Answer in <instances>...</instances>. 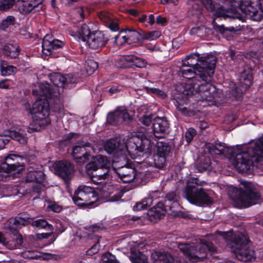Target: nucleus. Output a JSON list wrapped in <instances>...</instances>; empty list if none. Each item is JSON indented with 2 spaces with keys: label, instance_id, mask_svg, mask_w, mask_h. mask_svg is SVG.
Returning <instances> with one entry per match:
<instances>
[{
  "label": "nucleus",
  "instance_id": "1",
  "mask_svg": "<svg viewBox=\"0 0 263 263\" xmlns=\"http://www.w3.org/2000/svg\"><path fill=\"white\" fill-rule=\"evenodd\" d=\"M211 155H224L240 173H250L254 168L263 170V137L237 147H226L220 143L206 145Z\"/></svg>",
  "mask_w": 263,
  "mask_h": 263
},
{
  "label": "nucleus",
  "instance_id": "2",
  "mask_svg": "<svg viewBox=\"0 0 263 263\" xmlns=\"http://www.w3.org/2000/svg\"><path fill=\"white\" fill-rule=\"evenodd\" d=\"M216 58L213 55L199 57L198 53L187 56L182 61V64L195 68L198 74L194 79L193 86L187 85L185 90L180 92L186 96L198 93L200 98L212 101L217 96V90L211 84L214 74Z\"/></svg>",
  "mask_w": 263,
  "mask_h": 263
},
{
  "label": "nucleus",
  "instance_id": "3",
  "mask_svg": "<svg viewBox=\"0 0 263 263\" xmlns=\"http://www.w3.org/2000/svg\"><path fill=\"white\" fill-rule=\"evenodd\" d=\"M206 9L214 12L212 24L215 30L223 32L224 27L216 22V17H232L242 20L240 13L252 20L259 22L263 18V10L259 7L254 6L248 1H236L234 0H201Z\"/></svg>",
  "mask_w": 263,
  "mask_h": 263
},
{
  "label": "nucleus",
  "instance_id": "4",
  "mask_svg": "<svg viewBox=\"0 0 263 263\" xmlns=\"http://www.w3.org/2000/svg\"><path fill=\"white\" fill-rule=\"evenodd\" d=\"M141 133H136L125 139L116 138L107 141L104 145L106 152L119 157L120 160L127 161V155L132 159L149 153L154 147V144L146 138L144 133L145 129L142 128Z\"/></svg>",
  "mask_w": 263,
  "mask_h": 263
},
{
  "label": "nucleus",
  "instance_id": "5",
  "mask_svg": "<svg viewBox=\"0 0 263 263\" xmlns=\"http://www.w3.org/2000/svg\"><path fill=\"white\" fill-rule=\"evenodd\" d=\"M96 26L92 22L81 25L80 28H73L70 30V34L78 40L86 42L89 48L97 49L104 46L109 39L101 31H96Z\"/></svg>",
  "mask_w": 263,
  "mask_h": 263
},
{
  "label": "nucleus",
  "instance_id": "6",
  "mask_svg": "<svg viewBox=\"0 0 263 263\" xmlns=\"http://www.w3.org/2000/svg\"><path fill=\"white\" fill-rule=\"evenodd\" d=\"M178 247L185 257V259H182L183 263L200 262L206 257L208 252L211 255L217 252V248L214 244L204 240L189 243H181L178 245Z\"/></svg>",
  "mask_w": 263,
  "mask_h": 263
},
{
  "label": "nucleus",
  "instance_id": "7",
  "mask_svg": "<svg viewBox=\"0 0 263 263\" xmlns=\"http://www.w3.org/2000/svg\"><path fill=\"white\" fill-rule=\"evenodd\" d=\"M207 183L199 180L197 178H191L187 181L185 189V196L191 203L195 204H209L212 203V199L210 197V191L202 187Z\"/></svg>",
  "mask_w": 263,
  "mask_h": 263
},
{
  "label": "nucleus",
  "instance_id": "8",
  "mask_svg": "<svg viewBox=\"0 0 263 263\" xmlns=\"http://www.w3.org/2000/svg\"><path fill=\"white\" fill-rule=\"evenodd\" d=\"M229 195L235 206L238 208L255 204L260 199L259 193L250 186H244L243 189L231 186L229 191Z\"/></svg>",
  "mask_w": 263,
  "mask_h": 263
},
{
  "label": "nucleus",
  "instance_id": "9",
  "mask_svg": "<svg viewBox=\"0 0 263 263\" xmlns=\"http://www.w3.org/2000/svg\"><path fill=\"white\" fill-rule=\"evenodd\" d=\"M232 251L236 257L242 261H249L255 259L254 251L249 244L247 237L242 234L237 235L231 243Z\"/></svg>",
  "mask_w": 263,
  "mask_h": 263
},
{
  "label": "nucleus",
  "instance_id": "10",
  "mask_svg": "<svg viewBox=\"0 0 263 263\" xmlns=\"http://www.w3.org/2000/svg\"><path fill=\"white\" fill-rule=\"evenodd\" d=\"M49 110L48 100L41 98L37 99L29 109L34 121L41 125L48 123L47 119L49 115Z\"/></svg>",
  "mask_w": 263,
  "mask_h": 263
},
{
  "label": "nucleus",
  "instance_id": "11",
  "mask_svg": "<svg viewBox=\"0 0 263 263\" xmlns=\"http://www.w3.org/2000/svg\"><path fill=\"white\" fill-rule=\"evenodd\" d=\"M73 202L78 205H92L98 199V196L93 187L81 185L72 197Z\"/></svg>",
  "mask_w": 263,
  "mask_h": 263
},
{
  "label": "nucleus",
  "instance_id": "12",
  "mask_svg": "<svg viewBox=\"0 0 263 263\" xmlns=\"http://www.w3.org/2000/svg\"><path fill=\"white\" fill-rule=\"evenodd\" d=\"M93 151L91 144L86 141L77 142L72 149V156L77 162L85 163L91 157L90 153Z\"/></svg>",
  "mask_w": 263,
  "mask_h": 263
},
{
  "label": "nucleus",
  "instance_id": "13",
  "mask_svg": "<svg viewBox=\"0 0 263 263\" xmlns=\"http://www.w3.org/2000/svg\"><path fill=\"white\" fill-rule=\"evenodd\" d=\"M20 158V156L15 154H10L5 158V162L0 165V180H3L4 177H7L12 172L15 171L19 174L23 170V166L12 163L14 158Z\"/></svg>",
  "mask_w": 263,
  "mask_h": 263
},
{
  "label": "nucleus",
  "instance_id": "14",
  "mask_svg": "<svg viewBox=\"0 0 263 263\" xmlns=\"http://www.w3.org/2000/svg\"><path fill=\"white\" fill-rule=\"evenodd\" d=\"M54 167L55 173L66 182L70 180L74 175V166L68 161H60L55 162Z\"/></svg>",
  "mask_w": 263,
  "mask_h": 263
},
{
  "label": "nucleus",
  "instance_id": "15",
  "mask_svg": "<svg viewBox=\"0 0 263 263\" xmlns=\"http://www.w3.org/2000/svg\"><path fill=\"white\" fill-rule=\"evenodd\" d=\"M116 173L124 183L130 182L134 180L136 182H139V177L141 175L140 173L137 174L134 168L126 166L119 167L116 170Z\"/></svg>",
  "mask_w": 263,
  "mask_h": 263
},
{
  "label": "nucleus",
  "instance_id": "16",
  "mask_svg": "<svg viewBox=\"0 0 263 263\" xmlns=\"http://www.w3.org/2000/svg\"><path fill=\"white\" fill-rule=\"evenodd\" d=\"M43 0H18L20 10L23 14L35 12L43 8Z\"/></svg>",
  "mask_w": 263,
  "mask_h": 263
},
{
  "label": "nucleus",
  "instance_id": "17",
  "mask_svg": "<svg viewBox=\"0 0 263 263\" xmlns=\"http://www.w3.org/2000/svg\"><path fill=\"white\" fill-rule=\"evenodd\" d=\"M64 44V42L57 39H52L51 35L46 34L43 39V52L46 55H49L52 50L62 48Z\"/></svg>",
  "mask_w": 263,
  "mask_h": 263
},
{
  "label": "nucleus",
  "instance_id": "18",
  "mask_svg": "<svg viewBox=\"0 0 263 263\" xmlns=\"http://www.w3.org/2000/svg\"><path fill=\"white\" fill-rule=\"evenodd\" d=\"M153 132L155 137L162 138L169 132L170 124L165 117H157L153 123Z\"/></svg>",
  "mask_w": 263,
  "mask_h": 263
},
{
  "label": "nucleus",
  "instance_id": "19",
  "mask_svg": "<svg viewBox=\"0 0 263 263\" xmlns=\"http://www.w3.org/2000/svg\"><path fill=\"white\" fill-rule=\"evenodd\" d=\"M165 205L163 202H159L147 212L149 220L153 222H156L163 217L166 212Z\"/></svg>",
  "mask_w": 263,
  "mask_h": 263
},
{
  "label": "nucleus",
  "instance_id": "20",
  "mask_svg": "<svg viewBox=\"0 0 263 263\" xmlns=\"http://www.w3.org/2000/svg\"><path fill=\"white\" fill-rule=\"evenodd\" d=\"M12 240H8L4 235L0 232V243L10 250L16 249L22 246L23 237L21 235H14Z\"/></svg>",
  "mask_w": 263,
  "mask_h": 263
},
{
  "label": "nucleus",
  "instance_id": "21",
  "mask_svg": "<svg viewBox=\"0 0 263 263\" xmlns=\"http://www.w3.org/2000/svg\"><path fill=\"white\" fill-rule=\"evenodd\" d=\"M39 95L43 97L42 99H52L59 97V91H56L51 84L47 82L41 83L39 86Z\"/></svg>",
  "mask_w": 263,
  "mask_h": 263
},
{
  "label": "nucleus",
  "instance_id": "22",
  "mask_svg": "<svg viewBox=\"0 0 263 263\" xmlns=\"http://www.w3.org/2000/svg\"><path fill=\"white\" fill-rule=\"evenodd\" d=\"M139 243L134 241L129 242L128 247L130 250L129 259L133 263H147V256L138 250H134L133 247H137Z\"/></svg>",
  "mask_w": 263,
  "mask_h": 263
},
{
  "label": "nucleus",
  "instance_id": "23",
  "mask_svg": "<svg viewBox=\"0 0 263 263\" xmlns=\"http://www.w3.org/2000/svg\"><path fill=\"white\" fill-rule=\"evenodd\" d=\"M152 256L154 263H183L182 259H175L170 253L156 252Z\"/></svg>",
  "mask_w": 263,
  "mask_h": 263
},
{
  "label": "nucleus",
  "instance_id": "24",
  "mask_svg": "<svg viewBox=\"0 0 263 263\" xmlns=\"http://www.w3.org/2000/svg\"><path fill=\"white\" fill-rule=\"evenodd\" d=\"M157 157L160 160V162L158 166L161 167L165 163V157L168 155L171 151V147L167 143L161 141L157 142Z\"/></svg>",
  "mask_w": 263,
  "mask_h": 263
},
{
  "label": "nucleus",
  "instance_id": "25",
  "mask_svg": "<svg viewBox=\"0 0 263 263\" xmlns=\"http://www.w3.org/2000/svg\"><path fill=\"white\" fill-rule=\"evenodd\" d=\"M28 222V218L17 217L15 219H10L7 224L6 228L10 231L14 233V235H18L16 232V230L20 229L22 226H25Z\"/></svg>",
  "mask_w": 263,
  "mask_h": 263
},
{
  "label": "nucleus",
  "instance_id": "26",
  "mask_svg": "<svg viewBox=\"0 0 263 263\" xmlns=\"http://www.w3.org/2000/svg\"><path fill=\"white\" fill-rule=\"evenodd\" d=\"M180 72L182 74L183 77L187 79H192L191 81L187 84H185L184 86V90H185V87L187 85H191L192 86H193V83H194V79L198 74V72L197 69L195 68H193L192 67H189L188 66H186L184 65H182L180 69Z\"/></svg>",
  "mask_w": 263,
  "mask_h": 263
},
{
  "label": "nucleus",
  "instance_id": "27",
  "mask_svg": "<svg viewBox=\"0 0 263 263\" xmlns=\"http://www.w3.org/2000/svg\"><path fill=\"white\" fill-rule=\"evenodd\" d=\"M110 170L109 167H99L95 171L91 176V179L93 182L97 183H101L102 180L108 179L110 176Z\"/></svg>",
  "mask_w": 263,
  "mask_h": 263
},
{
  "label": "nucleus",
  "instance_id": "28",
  "mask_svg": "<svg viewBox=\"0 0 263 263\" xmlns=\"http://www.w3.org/2000/svg\"><path fill=\"white\" fill-rule=\"evenodd\" d=\"M7 135L17 141L21 144H25L27 142L28 137L25 132L22 129L17 130H9L6 132Z\"/></svg>",
  "mask_w": 263,
  "mask_h": 263
},
{
  "label": "nucleus",
  "instance_id": "29",
  "mask_svg": "<svg viewBox=\"0 0 263 263\" xmlns=\"http://www.w3.org/2000/svg\"><path fill=\"white\" fill-rule=\"evenodd\" d=\"M50 79L53 85H54V89L56 91H59V88L64 87L66 85V78L60 73H56L52 74Z\"/></svg>",
  "mask_w": 263,
  "mask_h": 263
},
{
  "label": "nucleus",
  "instance_id": "30",
  "mask_svg": "<svg viewBox=\"0 0 263 263\" xmlns=\"http://www.w3.org/2000/svg\"><path fill=\"white\" fill-rule=\"evenodd\" d=\"M44 179V175L42 172L34 171L33 169L29 170L26 178V181L36 182L39 183V185Z\"/></svg>",
  "mask_w": 263,
  "mask_h": 263
},
{
  "label": "nucleus",
  "instance_id": "31",
  "mask_svg": "<svg viewBox=\"0 0 263 263\" xmlns=\"http://www.w3.org/2000/svg\"><path fill=\"white\" fill-rule=\"evenodd\" d=\"M3 50L5 54L11 58H16L20 51L18 47L16 44H7L4 46Z\"/></svg>",
  "mask_w": 263,
  "mask_h": 263
},
{
  "label": "nucleus",
  "instance_id": "32",
  "mask_svg": "<svg viewBox=\"0 0 263 263\" xmlns=\"http://www.w3.org/2000/svg\"><path fill=\"white\" fill-rule=\"evenodd\" d=\"M132 56L123 55L116 60V65L118 68H126L130 66Z\"/></svg>",
  "mask_w": 263,
  "mask_h": 263
},
{
  "label": "nucleus",
  "instance_id": "33",
  "mask_svg": "<svg viewBox=\"0 0 263 263\" xmlns=\"http://www.w3.org/2000/svg\"><path fill=\"white\" fill-rule=\"evenodd\" d=\"M126 37L127 39V44H131L138 42L141 37L140 33L135 30L127 29L125 30Z\"/></svg>",
  "mask_w": 263,
  "mask_h": 263
},
{
  "label": "nucleus",
  "instance_id": "34",
  "mask_svg": "<svg viewBox=\"0 0 263 263\" xmlns=\"http://www.w3.org/2000/svg\"><path fill=\"white\" fill-rule=\"evenodd\" d=\"M1 73L3 76H10L14 73L16 71V67L13 66L8 65L6 62L3 61L1 64Z\"/></svg>",
  "mask_w": 263,
  "mask_h": 263
},
{
  "label": "nucleus",
  "instance_id": "35",
  "mask_svg": "<svg viewBox=\"0 0 263 263\" xmlns=\"http://www.w3.org/2000/svg\"><path fill=\"white\" fill-rule=\"evenodd\" d=\"M152 199L148 196L141 201L136 203L135 205L134 206V210L135 211H140L146 209L148 206H151L152 204Z\"/></svg>",
  "mask_w": 263,
  "mask_h": 263
},
{
  "label": "nucleus",
  "instance_id": "36",
  "mask_svg": "<svg viewBox=\"0 0 263 263\" xmlns=\"http://www.w3.org/2000/svg\"><path fill=\"white\" fill-rule=\"evenodd\" d=\"M32 226L39 229H45L52 231L53 228L52 225L49 224L45 219H38L33 221Z\"/></svg>",
  "mask_w": 263,
  "mask_h": 263
},
{
  "label": "nucleus",
  "instance_id": "37",
  "mask_svg": "<svg viewBox=\"0 0 263 263\" xmlns=\"http://www.w3.org/2000/svg\"><path fill=\"white\" fill-rule=\"evenodd\" d=\"M120 114L118 112V111H114L113 112H111L108 114L107 117V122L110 124L113 125L118 124L121 123L120 118H118V116Z\"/></svg>",
  "mask_w": 263,
  "mask_h": 263
},
{
  "label": "nucleus",
  "instance_id": "38",
  "mask_svg": "<svg viewBox=\"0 0 263 263\" xmlns=\"http://www.w3.org/2000/svg\"><path fill=\"white\" fill-rule=\"evenodd\" d=\"M94 239V245L87 251L88 255H92L97 253L99 250V243L100 241V237L98 236H95L93 238Z\"/></svg>",
  "mask_w": 263,
  "mask_h": 263
},
{
  "label": "nucleus",
  "instance_id": "39",
  "mask_svg": "<svg viewBox=\"0 0 263 263\" xmlns=\"http://www.w3.org/2000/svg\"><path fill=\"white\" fill-rule=\"evenodd\" d=\"M169 207L170 211H171L170 214L173 216H180V206L178 202H174L172 204L165 205V208Z\"/></svg>",
  "mask_w": 263,
  "mask_h": 263
},
{
  "label": "nucleus",
  "instance_id": "40",
  "mask_svg": "<svg viewBox=\"0 0 263 263\" xmlns=\"http://www.w3.org/2000/svg\"><path fill=\"white\" fill-rule=\"evenodd\" d=\"M202 8L199 3L193 2L192 6L189 8L188 13L191 15H199L201 13Z\"/></svg>",
  "mask_w": 263,
  "mask_h": 263
},
{
  "label": "nucleus",
  "instance_id": "41",
  "mask_svg": "<svg viewBox=\"0 0 263 263\" xmlns=\"http://www.w3.org/2000/svg\"><path fill=\"white\" fill-rule=\"evenodd\" d=\"M98 67V63L92 60H88L86 64V70L88 74H92Z\"/></svg>",
  "mask_w": 263,
  "mask_h": 263
},
{
  "label": "nucleus",
  "instance_id": "42",
  "mask_svg": "<svg viewBox=\"0 0 263 263\" xmlns=\"http://www.w3.org/2000/svg\"><path fill=\"white\" fill-rule=\"evenodd\" d=\"M115 43L117 45H121L124 43H127V39L125 30L120 32L115 36Z\"/></svg>",
  "mask_w": 263,
  "mask_h": 263
},
{
  "label": "nucleus",
  "instance_id": "43",
  "mask_svg": "<svg viewBox=\"0 0 263 263\" xmlns=\"http://www.w3.org/2000/svg\"><path fill=\"white\" fill-rule=\"evenodd\" d=\"M94 160L97 163L99 167H109V162L107 161L106 157L102 155L96 156Z\"/></svg>",
  "mask_w": 263,
  "mask_h": 263
},
{
  "label": "nucleus",
  "instance_id": "44",
  "mask_svg": "<svg viewBox=\"0 0 263 263\" xmlns=\"http://www.w3.org/2000/svg\"><path fill=\"white\" fill-rule=\"evenodd\" d=\"M131 60L130 66L135 65L138 68H143L147 64V62L144 59L140 58L132 57Z\"/></svg>",
  "mask_w": 263,
  "mask_h": 263
},
{
  "label": "nucleus",
  "instance_id": "45",
  "mask_svg": "<svg viewBox=\"0 0 263 263\" xmlns=\"http://www.w3.org/2000/svg\"><path fill=\"white\" fill-rule=\"evenodd\" d=\"M15 4V0H0V10L7 11Z\"/></svg>",
  "mask_w": 263,
  "mask_h": 263
},
{
  "label": "nucleus",
  "instance_id": "46",
  "mask_svg": "<svg viewBox=\"0 0 263 263\" xmlns=\"http://www.w3.org/2000/svg\"><path fill=\"white\" fill-rule=\"evenodd\" d=\"M115 111H118L120 114L118 118H120L121 123L124 121L128 120L129 119V115L128 114L126 109L124 107H118Z\"/></svg>",
  "mask_w": 263,
  "mask_h": 263
},
{
  "label": "nucleus",
  "instance_id": "47",
  "mask_svg": "<svg viewBox=\"0 0 263 263\" xmlns=\"http://www.w3.org/2000/svg\"><path fill=\"white\" fill-rule=\"evenodd\" d=\"M15 22V20L14 16L11 15L8 16L2 22L1 24V27L2 29L5 30L10 26L13 25Z\"/></svg>",
  "mask_w": 263,
  "mask_h": 263
},
{
  "label": "nucleus",
  "instance_id": "48",
  "mask_svg": "<svg viewBox=\"0 0 263 263\" xmlns=\"http://www.w3.org/2000/svg\"><path fill=\"white\" fill-rule=\"evenodd\" d=\"M161 35V32L159 31H153L145 33L143 37V40L153 41L159 37Z\"/></svg>",
  "mask_w": 263,
  "mask_h": 263
},
{
  "label": "nucleus",
  "instance_id": "49",
  "mask_svg": "<svg viewBox=\"0 0 263 263\" xmlns=\"http://www.w3.org/2000/svg\"><path fill=\"white\" fill-rule=\"evenodd\" d=\"M100 20L106 25L112 18L114 16L108 12L103 11L100 12L98 14Z\"/></svg>",
  "mask_w": 263,
  "mask_h": 263
},
{
  "label": "nucleus",
  "instance_id": "50",
  "mask_svg": "<svg viewBox=\"0 0 263 263\" xmlns=\"http://www.w3.org/2000/svg\"><path fill=\"white\" fill-rule=\"evenodd\" d=\"M98 168L99 166L95 160L86 165V172L91 177L92 176V174L95 171H97Z\"/></svg>",
  "mask_w": 263,
  "mask_h": 263
},
{
  "label": "nucleus",
  "instance_id": "51",
  "mask_svg": "<svg viewBox=\"0 0 263 263\" xmlns=\"http://www.w3.org/2000/svg\"><path fill=\"white\" fill-rule=\"evenodd\" d=\"M102 260L105 263H119L114 255L109 252L104 253L102 256Z\"/></svg>",
  "mask_w": 263,
  "mask_h": 263
},
{
  "label": "nucleus",
  "instance_id": "52",
  "mask_svg": "<svg viewBox=\"0 0 263 263\" xmlns=\"http://www.w3.org/2000/svg\"><path fill=\"white\" fill-rule=\"evenodd\" d=\"M240 79L241 81L243 80L245 84L248 87L251 83L252 76L249 72H246V71H243L241 73Z\"/></svg>",
  "mask_w": 263,
  "mask_h": 263
},
{
  "label": "nucleus",
  "instance_id": "53",
  "mask_svg": "<svg viewBox=\"0 0 263 263\" xmlns=\"http://www.w3.org/2000/svg\"><path fill=\"white\" fill-rule=\"evenodd\" d=\"M178 199L179 196L176 193H169L166 195V199L165 200V204L164 205H168L172 204L174 202H178Z\"/></svg>",
  "mask_w": 263,
  "mask_h": 263
},
{
  "label": "nucleus",
  "instance_id": "54",
  "mask_svg": "<svg viewBox=\"0 0 263 263\" xmlns=\"http://www.w3.org/2000/svg\"><path fill=\"white\" fill-rule=\"evenodd\" d=\"M78 16L80 17V19H83L88 15V10L87 8L84 7H80L74 10Z\"/></svg>",
  "mask_w": 263,
  "mask_h": 263
},
{
  "label": "nucleus",
  "instance_id": "55",
  "mask_svg": "<svg viewBox=\"0 0 263 263\" xmlns=\"http://www.w3.org/2000/svg\"><path fill=\"white\" fill-rule=\"evenodd\" d=\"M153 115L151 114L144 115L139 118V121L146 126L149 125L152 123Z\"/></svg>",
  "mask_w": 263,
  "mask_h": 263
},
{
  "label": "nucleus",
  "instance_id": "56",
  "mask_svg": "<svg viewBox=\"0 0 263 263\" xmlns=\"http://www.w3.org/2000/svg\"><path fill=\"white\" fill-rule=\"evenodd\" d=\"M106 26L113 31H117L119 29L118 20L114 17L106 24Z\"/></svg>",
  "mask_w": 263,
  "mask_h": 263
},
{
  "label": "nucleus",
  "instance_id": "57",
  "mask_svg": "<svg viewBox=\"0 0 263 263\" xmlns=\"http://www.w3.org/2000/svg\"><path fill=\"white\" fill-rule=\"evenodd\" d=\"M146 89L148 93L155 94L163 98L166 97L165 93L163 91L158 88L146 87Z\"/></svg>",
  "mask_w": 263,
  "mask_h": 263
},
{
  "label": "nucleus",
  "instance_id": "58",
  "mask_svg": "<svg viewBox=\"0 0 263 263\" xmlns=\"http://www.w3.org/2000/svg\"><path fill=\"white\" fill-rule=\"evenodd\" d=\"M196 130L192 128H189L185 134V138L186 142L189 143L191 142L194 137L196 135Z\"/></svg>",
  "mask_w": 263,
  "mask_h": 263
},
{
  "label": "nucleus",
  "instance_id": "59",
  "mask_svg": "<svg viewBox=\"0 0 263 263\" xmlns=\"http://www.w3.org/2000/svg\"><path fill=\"white\" fill-rule=\"evenodd\" d=\"M7 134L5 136L0 135V149L3 148L5 145L9 141V139L7 138Z\"/></svg>",
  "mask_w": 263,
  "mask_h": 263
},
{
  "label": "nucleus",
  "instance_id": "60",
  "mask_svg": "<svg viewBox=\"0 0 263 263\" xmlns=\"http://www.w3.org/2000/svg\"><path fill=\"white\" fill-rule=\"evenodd\" d=\"M47 208L49 210H51L55 212H59L62 209L61 207L55 203H52L48 205Z\"/></svg>",
  "mask_w": 263,
  "mask_h": 263
},
{
  "label": "nucleus",
  "instance_id": "61",
  "mask_svg": "<svg viewBox=\"0 0 263 263\" xmlns=\"http://www.w3.org/2000/svg\"><path fill=\"white\" fill-rule=\"evenodd\" d=\"M162 196H163V194L159 191H152L148 195V197L151 198L152 200Z\"/></svg>",
  "mask_w": 263,
  "mask_h": 263
},
{
  "label": "nucleus",
  "instance_id": "62",
  "mask_svg": "<svg viewBox=\"0 0 263 263\" xmlns=\"http://www.w3.org/2000/svg\"><path fill=\"white\" fill-rule=\"evenodd\" d=\"M65 77L66 78V81L65 82L66 85H68L69 84H72L76 82L77 79L73 76V75L69 74Z\"/></svg>",
  "mask_w": 263,
  "mask_h": 263
},
{
  "label": "nucleus",
  "instance_id": "63",
  "mask_svg": "<svg viewBox=\"0 0 263 263\" xmlns=\"http://www.w3.org/2000/svg\"><path fill=\"white\" fill-rule=\"evenodd\" d=\"M10 82L8 80L6 79L0 82V88L3 89H7L9 88Z\"/></svg>",
  "mask_w": 263,
  "mask_h": 263
},
{
  "label": "nucleus",
  "instance_id": "64",
  "mask_svg": "<svg viewBox=\"0 0 263 263\" xmlns=\"http://www.w3.org/2000/svg\"><path fill=\"white\" fill-rule=\"evenodd\" d=\"M55 227L56 229L58 230L60 233L64 232L65 229V227L62 225L60 221L57 222Z\"/></svg>",
  "mask_w": 263,
  "mask_h": 263
}]
</instances>
